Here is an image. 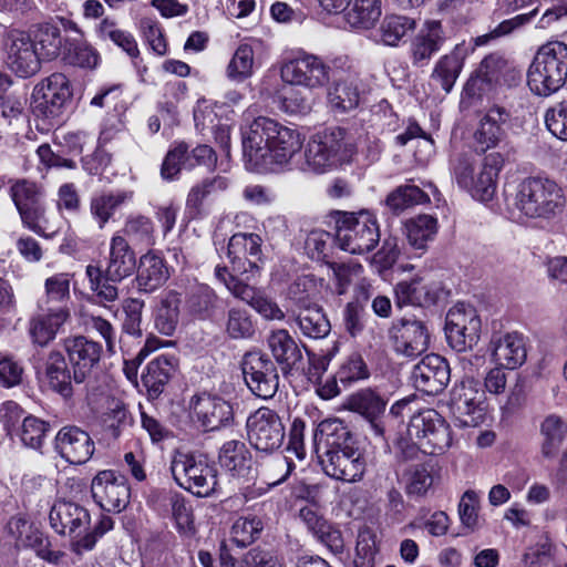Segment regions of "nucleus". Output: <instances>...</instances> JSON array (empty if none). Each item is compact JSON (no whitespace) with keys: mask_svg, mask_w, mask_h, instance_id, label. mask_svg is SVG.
I'll list each match as a JSON object with an SVG mask.
<instances>
[{"mask_svg":"<svg viewBox=\"0 0 567 567\" xmlns=\"http://www.w3.org/2000/svg\"><path fill=\"white\" fill-rule=\"evenodd\" d=\"M303 141L298 130L258 116L243 132V155L255 167L265 165L268 159L285 165L302 148Z\"/></svg>","mask_w":567,"mask_h":567,"instance_id":"1","label":"nucleus"},{"mask_svg":"<svg viewBox=\"0 0 567 567\" xmlns=\"http://www.w3.org/2000/svg\"><path fill=\"white\" fill-rule=\"evenodd\" d=\"M264 240L259 234L238 231L233 234L225 248L228 264H218L214 269L216 280L228 290L236 281L246 282L260 276L266 262Z\"/></svg>","mask_w":567,"mask_h":567,"instance_id":"2","label":"nucleus"},{"mask_svg":"<svg viewBox=\"0 0 567 567\" xmlns=\"http://www.w3.org/2000/svg\"><path fill=\"white\" fill-rule=\"evenodd\" d=\"M327 223L334 231L337 247L351 255L372 251L380 241L377 216L369 210H332Z\"/></svg>","mask_w":567,"mask_h":567,"instance_id":"3","label":"nucleus"},{"mask_svg":"<svg viewBox=\"0 0 567 567\" xmlns=\"http://www.w3.org/2000/svg\"><path fill=\"white\" fill-rule=\"evenodd\" d=\"M347 136V128L340 126L328 127L312 135L305 151L307 165L315 173L322 174L351 163L357 146Z\"/></svg>","mask_w":567,"mask_h":567,"instance_id":"4","label":"nucleus"},{"mask_svg":"<svg viewBox=\"0 0 567 567\" xmlns=\"http://www.w3.org/2000/svg\"><path fill=\"white\" fill-rule=\"evenodd\" d=\"M516 207L528 218L550 219L565 207L563 188L548 177L523 179L516 193Z\"/></svg>","mask_w":567,"mask_h":567,"instance_id":"5","label":"nucleus"},{"mask_svg":"<svg viewBox=\"0 0 567 567\" xmlns=\"http://www.w3.org/2000/svg\"><path fill=\"white\" fill-rule=\"evenodd\" d=\"M171 471L175 482L197 497L210 496L218 484L215 462L205 454H184L173 461Z\"/></svg>","mask_w":567,"mask_h":567,"instance_id":"6","label":"nucleus"},{"mask_svg":"<svg viewBox=\"0 0 567 567\" xmlns=\"http://www.w3.org/2000/svg\"><path fill=\"white\" fill-rule=\"evenodd\" d=\"M147 504L163 517H171L173 525L183 540L196 538L198 528L192 502L181 492L171 488H155L147 498Z\"/></svg>","mask_w":567,"mask_h":567,"instance_id":"7","label":"nucleus"},{"mask_svg":"<svg viewBox=\"0 0 567 567\" xmlns=\"http://www.w3.org/2000/svg\"><path fill=\"white\" fill-rule=\"evenodd\" d=\"M239 367L245 384L255 396L269 400L276 395L280 370L266 352L258 348L246 351Z\"/></svg>","mask_w":567,"mask_h":567,"instance_id":"8","label":"nucleus"},{"mask_svg":"<svg viewBox=\"0 0 567 567\" xmlns=\"http://www.w3.org/2000/svg\"><path fill=\"white\" fill-rule=\"evenodd\" d=\"M408 434L421 442L426 455L443 454L453 441L451 425L434 409L413 413L408 424Z\"/></svg>","mask_w":567,"mask_h":567,"instance_id":"9","label":"nucleus"},{"mask_svg":"<svg viewBox=\"0 0 567 567\" xmlns=\"http://www.w3.org/2000/svg\"><path fill=\"white\" fill-rule=\"evenodd\" d=\"M217 155L207 144H198L190 150L185 141H175L168 147L161 165V177L166 182L179 179L182 169L192 171L197 166L215 168Z\"/></svg>","mask_w":567,"mask_h":567,"instance_id":"10","label":"nucleus"},{"mask_svg":"<svg viewBox=\"0 0 567 567\" xmlns=\"http://www.w3.org/2000/svg\"><path fill=\"white\" fill-rule=\"evenodd\" d=\"M246 430L250 445L265 453L278 450L286 435L281 417L268 406H261L248 415Z\"/></svg>","mask_w":567,"mask_h":567,"instance_id":"11","label":"nucleus"},{"mask_svg":"<svg viewBox=\"0 0 567 567\" xmlns=\"http://www.w3.org/2000/svg\"><path fill=\"white\" fill-rule=\"evenodd\" d=\"M472 128V147L476 154H485L505 141L506 130L512 121V112L503 105L492 104Z\"/></svg>","mask_w":567,"mask_h":567,"instance_id":"12","label":"nucleus"},{"mask_svg":"<svg viewBox=\"0 0 567 567\" xmlns=\"http://www.w3.org/2000/svg\"><path fill=\"white\" fill-rule=\"evenodd\" d=\"M91 494L101 509L121 513L130 504L131 485L127 477L115 470L97 472L91 482Z\"/></svg>","mask_w":567,"mask_h":567,"instance_id":"13","label":"nucleus"},{"mask_svg":"<svg viewBox=\"0 0 567 567\" xmlns=\"http://www.w3.org/2000/svg\"><path fill=\"white\" fill-rule=\"evenodd\" d=\"M481 318L472 307L458 303L451 308L445 317L444 331L452 349L463 352L472 349L480 340Z\"/></svg>","mask_w":567,"mask_h":567,"instance_id":"14","label":"nucleus"},{"mask_svg":"<svg viewBox=\"0 0 567 567\" xmlns=\"http://www.w3.org/2000/svg\"><path fill=\"white\" fill-rule=\"evenodd\" d=\"M370 377L371 369L365 358L360 351H353L341 359L334 373L317 389V394L322 400H331L340 394L341 389H349Z\"/></svg>","mask_w":567,"mask_h":567,"instance_id":"15","label":"nucleus"},{"mask_svg":"<svg viewBox=\"0 0 567 567\" xmlns=\"http://www.w3.org/2000/svg\"><path fill=\"white\" fill-rule=\"evenodd\" d=\"M394 305L396 308L436 306L443 298L444 288L441 281L427 276L415 275L410 279L399 281L394 288Z\"/></svg>","mask_w":567,"mask_h":567,"instance_id":"16","label":"nucleus"},{"mask_svg":"<svg viewBox=\"0 0 567 567\" xmlns=\"http://www.w3.org/2000/svg\"><path fill=\"white\" fill-rule=\"evenodd\" d=\"M189 406L197 422L207 432L230 427L235 424V412L230 401L219 394L196 393L190 398Z\"/></svg>","mask_w":567,"mask_h":567,"instance_id":"17","label":"nucleus"},{"mask_svg":"<svg viewBox=\"0 0 567 567\" xmlns=\"http://www.w3.org/2000/svg\"><path fill=\"white\" fill-rule=\"evenodd\" d=\"M320 464L328 476L346 483L361 481L367 466L359 444L340 450H326L320 456Z\"/></svg>","mask_w":567,"mask_h":567,"instance_id":"18","label":"nucleus"},{"mask_svg":"<svg viewBox=\"0 0 567 567\" xmlns=\"http://www.w3.org/2000/svg\"><path fill=\"white\" fill-rule=\"evenodd\" d=\"M70 97L71 89L65 73H51L33 89L31 105L34 114L54 118L61 114Z\"/></svg>","mask_w":567,"mask_h":567,"instance_id":"19","label":"nucleus"},{"mask_svg":"<svg viewBox=\"0 0 567 567\" xmlns=\"http://www.w3.org/2000/svg\"><path fill=\"white\" fill-rule=\"evenodd\" d=\"M480 382L473 378L464 379L451 391L453 414L462 427H476L485 421L482 395L478 396Z\"/></svg>","mask_w":567,"mask_h":567,"instance_id":"20","label":"nucleus"},{"mask_svg":"<svg viewBox=\"0 0 567 567\" xmlns=\"http://www.w3.org/2000/svg\"><path fill=\"white\" fill-rule=\"evenodd\" d=\"M181 305L193 321H214L223 312V300L215 289L198 281L185 287Z\"/></svg>","mask_w":567,"mask_h":567,"instance_id":"21","label":"nucleus"},{"mask_svg":"<svg viewBox=\"0 0 567 567\" xmlns=\"http://www.w3.org/2000/svg\"><path fill=\"white\" fill-rule=\"evenodd\" d=\"M451 379L449 361L436 353L426 354L414 365L411 373L413 386L426 394L437 395L445 390Z\"/></svg>","mask_w":567,"mask_h":567,"instance_id":"22","label":"nucleus"},{"mask_svg":"<svg viewBox=\"0 0 567 567\" xmlns=\"http://www.w3.org/2000/svg\"><path fill=\"white\" fill-rule=\"evenodd\" d=\"M390 337L396 353L415 358L430 346V332L422 320L402 318L393 322Z\"/></svg>","mask_w":567,"mask_h":567,"instance_id":"23","label":"nucleus"},{"mask_svg":"<svg viewBox=\"0 0 567 567\" xmlns=\"http://www.w3.org/2000/svg\"><path fill=\"white\" fill-rule=\"evenodd\" d=\"M179 368L175 354L162 353L150 360L141 372V384L148 401H156L164 394Z\"/></svg>","mask_w":567,"mask_h":567,"instance_id":"24","label":"nucleus"},{"mask_svg":"<svg viewBox=\"0 0 567 567\" xmlns=\"http://www.w3.org/2000/svg\"><path fill=\"white\" fill-rule=\"evenodd\" d=\"M357 66V61L346 54L322 59L299 49L288 51L282 55L280 71H343Z\"/></svg>","mask_w":567,"mask_h":567,"instance_id":"25","label":"nucleus"},{"mask_svg":"<svg viewBox=\"0 0 567 567\" xmlns=\"http://www.w3.org/2000/svg\"><path fill=\"white\" fill-rule=\"evenodd\" d=\"M6 529L16 539L18 546L33 549L44 560L56 563L62 556L60 551H52L50 549L48 538L22 514L12 516L7 523Z\"/></svg>","mask_w":567,"mask_h":567,"instance_id":"26","label":"nucleus"},{"mask_svg":"<svg viewBox=\"0 0 567 567\" xmlns=\"http://www.w3.org/2000/svg\"><path fill=\"white\" fill-rule=\"evenodd\" d=\"M169 270L163 251L148 249L137 261L134 279L137 290L144 293L156 291L169 279Z\"/></svg>","mask_w":567,"mask_h":567,"instance_id":"27","label":"nucleus"},{"mask_svg":"<svg viewBox=\"0 0 567 567\" xmlns=\"http://www.w3.org/2000/svg\"><path fill=\"white\" fill-rule=\"evenodd\" d=\"M388 400L383 398L377 389H360L346 399L344 408L353 413L361 415L368 421L377 435H384L382 416L385 412Z\"/></svg>","mask_w":567,"mask_h":567,"instance_id":"28","label":"nucleus"},{"mask_svg":"<svg viewBox=\"0 0 567 567\" xmlns=\"http://www.w3.org/2000/svg\"><path fill=\"white\" fill-rule=\"evenodd\" d=\"M266 342L272 361L282 375H291L292 371L297 370L302 361V352L296 339L288 330L277 329L268 334Z\"/></svg>","mask_w":567,"mask_h":567,"instance_id":"29","label":"nucleus"},{"mask_svg":"<svg viewBox=\"0 0 567 567\" xmlns=\"http://www.w3.org/2000/svg\"><path fill=\"white\" fill-rule=\"evenodd\" d=\"M137 261L135 250L128 240L120 233H115L110 240L109 258L104 270L106 278L112 282H121L135 274Z\"/></svg>","mask_w":567,"mask_h":567,"instance_id":"30","label":"nucleus"},{"mask_svg":"<svg viewBox=\"0 0 567 567\" xmlns=\"http://www.w3.org/2000/svg\"><path fill=\"white\" fill-rule=\"evenodd\" d=\"M217 460L221 472L230 478H248L252 472V453L240 440L224 442L218 450Z\"/></svg>","mask_w":567,"mask_h":567,"instance_id":"31","label":"nucleus"},{"mask_svg":"<svg viewBox=\"0 0 567 567\" xmlns=\"http://www.w3.org/2000/svg\"><path fill=\"white\" fill-rule=\"evenodd\" d=\"M355 444H359L357 435L348 423L338 417L322 420L312 431V445L317 453L321 445L326 450H340Z\"/></svg>","mask_w":567,"mask_h":567,"instance_id":"32","label":"nucleus"},{"mask_svg":"<svg viewBox=\"0 0 567 567\" xmlns=\"http://www.w3.org/2000/svg\"><path fill=\"white\" fill-rule=\"evenodd\" d=\"M286 85L281 94L282 109L291 114L300 113L306 109V100L293 95V86H303L310 90L324 87L329 83V73H279Z\"/></svg>","mask_w":567,"mask_h":567,"instance_id":"33","label":"nucleus"},{"mask_svg":"<svg viewBox=\"0 0 567 567\" xmlns=\"http://www.w3.org/2000/svg\"><path fill=\"white\" fill-rule=\"evenodd\" d=\"M492 358L501 368L515 370L527 358L524 336L519 332H507L499 338H492Z\"/></svg>","mask_w":567,"mask_h":567,"instance_id":"34","label":"nucleus"},{"mask_svg":"<svg viewBox=\"0 0 567 567\" xmlns=\"http://www.w3.org/2000/svg\"><path fill=\"white\" fill-rule=\"evenodd\" d=\"M504 166V157L501 153L485 155L482 169L474 176L473 187L468 189L471 196L481 202L491 200L496 192V182Z\"/></svg>","mask_w":567,"mask_h":567,"instance_id":"35","label":"nucleus"},{"mask_svg":"<svg viewBox=\"0 0 567 567\" xmlns=\"http://www.w3.org/2000/svg\"><path fill=\"white\" fill-rule=\"evenodd\" d=\"M102 344L84 336L73 337V381L82 383L100 362Z\"/></svg>","mask_w":567,"mask_h":567,"instance_id":"36","label":"nucleus"},{"mask_svg":"<svg viewBox=\"0 0 567 567\" xmlns=\"http://www.w3.org/2000/svg\"><path fill=\"white\" fill-rule=\"evenodd\" d=\"M11 44L8 50L7 64L11 71H37L42 60L24 32L12 31Z\"/></svg>","mask_w":567,"mask_h":567,"instance_id":"37","label":"nucleus"},{"mask_svg":"<svg viewBox=\"0 0 567 567\" xmlns=\"http://www.w3.org/2000/svg\"><path fill=\"white\" fill-rule=\"evenodd\" d=\"M229 181L224 176L205 178L195 184L188 192L185 203V217L188 220H197L205 215V200L215 192L225 190Z\"/></svg>","mask_w":567,"mask_h":567,"instance_id":"38","label":"nucleus"},{"mask_svg":"<svg viewBox=\"0 0 567 567\" xmlns=\"http://www.w3.org/2000/svg\"><path fill=\"white\" fill-rule=\"evenodd\" d=\"M499 86V73H471L461 93V105L470 107L484 97L492 99Z\"/></svg>","mask_w":567,"mask_h":567,"instance_id":"39","label":"nucleus"},{"mask_svg":"<svg viewBox=\"0 0 567 567\" xmlns=\"http://www.w3.org/2000/svg\"><path fill=\"white\" fill-rule=\"evenodd\" d=\"M229 292L246 301L256 312L267 320H282L285 318L284 311L270 298L257 292L255 288L247 282L236 281L233 284V289Z\"/></svg>","mask_w":567,"mask_h":567,"instance_id":"40","label":"nucleus"},{"mask_svg":"<svg viewBox=\"0 0 567 567\" xmlns=\"http://www.w3.org/2000/svg\"><path fill=\"white\" fill-rule=\"evenodd\" d=\"M539 434L542 455L545 458H553L567 439V421L555 413L548 414L540 422Z\"/></svg>","mask_w":567,"mask_h":567,"instance_id":"41","label":"nucleus"},{"mask_svg":"<svg viewBox=\"0 0 567 567\" xmlns=\"http://www.w3.org/2000/svg\"><path fill=\"white\" fill-rule=\"evenodd\" d=\"M69 311L66 308L50 311L33 317L29 322V333L33 343L44 347L52 341L61 326L66 321Z\"/></svg>","mask_w":567,"mask_h":567,"instance_id":"42","label":"nucleus"},{"mask_svg":"<svg viewBox=\"0 0 567 567\" xmlns=\"http://www.w3.org/2000/svg\"><path fill=\"white\" fill-rule=\"evenodd\" d=\"M408 243L414 250L421 254L427 249V244L433 241L439 229L437 218L432 215L421 214L404 223Z\"/></svg>","mask_w":567,"mask_h":567,"instance_id":"43","label":"nucleus"},{"mask_svg":"<svg viewBox=\"0 0 567 567\" xmlns=\"http://www.w3.org/2000/svg\"><path fill=\"white\" fill-rule=\"evenodd\" d=\"M296 321L302 334L311 339H322L331 330L330 321L322 307L316 303L299 306Z\"/></svg>","mask_w":567,"mask_h":567,"instance_id":"44","label":"nucleus"},{"mask_svg":"<svg viewBox=\"0 0 567 567\" xmlns=\"http://www.w3.org/2000/svg\"><path fill=\"white\" fill-rule=\"evenodd\" d=\"M528 71H567V45L551 41L536 52Z\"/></svg>","mask_w":567,"mask_h":567,"instance_id":"45","label":"nucleus"},{"mask_svg":"<svg viewBox=\"0 0 567 567\" xmlns=\"http://www.w3.org/2000/svg\"><path fill=\"white\" fill-rule=\"evenodd\" d=\"M181 303V293L175 290H169L161 300L154 318V326L159 333L173 336L178 324Z\"/></svg>","mask_w":567,"mask_h":567,"instance_id":"46","label":"nucleus"},{"mask_svg":"<svg viewBox=\"0 0 567 567\" xmlns=\"http://www.w3.org/2000/svg\"><path fill=\"white\" fill-rule=\"evenodd\" d=\"M257 322L250 311L241 306L230 307L227 311L225 332L233 340H249L256 334Z\"/></svg>","mask_w":567,"mask_h":567,"instance_id":"47","label":"nucleus"},{"mask_svg":"<svg viewBox=\"0 0 567 567\" xmlns=\"http://www.w3.org/2000/svg\"><path fill=\"white\" fill-rule=\"evenodd\" d=\"M344 11L346 20L352 28L370 29L381 17V0H351Z\"/></svg>","mask_w":567,"mask_h":567,"instance_id":"48","label":"nucleus"},{"mask_svg":"<svg viewBox=\"0 0 567 567\" xmlns=\"http://www.w3.org/2000/svg\"><path fill=\"white\" fill-rule=\"evenodd\" d=\"M441 41V23L439 21L426 22L425 29L421 30L413 41L412 56L414 65L417 68L423 66V61L430 59V56L439 50Z\"/></svg>","mask_w":567,"mask_h":567,"instance_id":"49","label":"nucleus"},{"mask_svg":"<svg viewBox=\"0 0 567 567\" xmlns=\"http://www.w3.org/2000/svg\"><path fill=\"white\" fill-rule=\"evenodd\" d=\"M31 43L42 60H52L61 50L60 29L51 23L38 24L32 31Z\"/></svg>","mask_w":567,"mask_h":567,"instance_id":"50","label":"nucleus"},{"mask_svg":"<svg viewBox=\"0 0 567 567\" xmlns=\"http://www.w3.org/2000/svg\"><path fill=\"white\" fill-rule=\"evenodd\" d=\"M328 102L337 113H347L359 106L360 92L353 81H334L328 89Z\"/></svg>","mask_w":567,"mask_h":567,"instance_id":"51","label":"nucleus"},{"mask_svg":"<svg viewBox=\"0 0 567 567\" xmlns=\"http://www.w3.org/2000/svg\"><path fill=\"white\" fill-rule=\"evenodd\" d=\"M264 522L259 516H239L230 528V542L239 548H246L260 538Z\"/></svg>","mask_w":567,"mask_h":567,"instance_id":"52","label":"nucleus"},{"mask_svg":"<svg viewBox=\"0 0 567 567\" xmlns=\"http://www.w3.org/2000/svg\"><path fill=\"white\" fill-rule=\"evenodd\" d=\"M133 196V190H118L92 198L91 213L100 227H103L124 203L132 200Z\"/></svg>","mask_w":567,"mask_h":567,"instance_id":"53","label":"nucleus"},{"mask_svg":"<svg viewBox=\"0 0 567 567\" xmlns=\"http://www.w3.org/2000/svg\"><path fill=\"white\" fill-rule=\"evenodd\" d=\"M430 203V196L415 185H402L392 190L385 199L386 206L394 213L400 214L414 205Z\"/></svg>","mask_w":567,"mask_h":567,"instance_id":"54","label":"nucleus"},{"mask_svg":"<svg viewBox=\"0 0 567 567\" xmlns=\"http://www.w3.org/2000/svg\"><path fill=\"white\" fill-rule=\"evenodd\" d=\"M308 357V367L306 370L307 379L316 385V390L324 384L323 374L327 372L331 360L339 352V341H333L331 347L321 350L319 353L305 347Z\"/></svg>","mask_w":567,"mask_h":567,"instance_id":"55","label":"nucleus"},{"mask_svg":"<svg viewBox=\"0 0 567 567\" xmlns=\"http://www.w3.org/2000/svg\"><path fill=\"white\" fill-rule=\"evenodd\" d=\"M333 247H337L334 233L322 229L311 230L305 243V248L310 258L327 265L331 264Z\"/></svg>","mask_w":567,"mask_h":567,"instance_id":"56","label":"nucleus"},{"mask_svg":"<svg viewBox=\"0 0 567 567\" xmlns=\"http://www.w3.org/2000/svg\"><path fill=\"white\" fill-rule=\"evenodd\" d=\"M118 233L126 239L130 238L145 246H153L155 244L154 223L145 215H130L125 220L124 227Z\"/></svg>","mask_w":567,"mask_h":567,"instance_id":"57","label":"nucleus"},{"mask_svg":"<svg viewBox=\"0 0 567 567\" xmlns=\"http://www.w3.org/2000/svg\"><path fill=\"white\" fill-rule=\"evenodd\" d=\"M48 383L50 388L63 398L71 396V375L68 371L64 357L59 352H52L47 368Z\"/></svg>","mask_w":567,"mask_h":567,"instance_id":"58","label":"nucleus"},{"mask_svg":"<svg viewBox=\"0 0 567 567\" xmlns=\"http://www.w3.org/2000/svg\"><path fill=\"white\" fill-rule=\"evenodd\" d=\"M379 553L377 534L370 527L359 529L352 567H375V556Z\"/></svg>","mask_w":567,"mask_h":567,"instance_id":"59","label":"nucleus"},{"mask_svg":"<svg viewBox=\"0 0 567 567\" xmlns=\"http://www.w3.org/2000/svg\"><path fill=\"white\" fill-rule=\"evenodd\" d=\"M529 90L547 97L556 93L566 82L567 73H526Z\"/></svg>","mask_w":567,"mask_h":567,"instance_id":"60","label":"nucleus"},{"mask_svg":"<svg viewBox=\"0 0 567 567\" xmlns=\"http://www.w3.org/2000/svg\"><path fill=\"white\" fill-rule=\"evenodd\" d=\"M99 32L103 39L112 41L130 56H136L138 54L137 43L134 37L130 32L118 29L114 21L104 19L100 24Z\"/></svg>","mask_w":567,"mask_h":567,"instance_id":"61","label":"nucleus"},{"mask_svg":"<svg viewBox=\"0 0 567 567\" xmlns=\"http://www.w3.org/2000/svg\"><path fill=\"white\" fill-rule=\"evenodd\" d=\"M85 274L90 281L92 291L96 293L101 300L112 302L117 299L118 289L117 282H112L106 278V272L97 266L89 265L85 268Z\"/></svg>","mask_w":567,"mask_h":567,"instance_id":"62","label":"nucleus"},{"mask_svg":"<svg viewBox=\"0 0 567 567\" xmlns=\"http://www.w3.org/2000/svg\"><path fill=\"white\" fill-rule=\"evenodd\" d=\"M414 27L415 21L411 18L395 14L385 17L381 25L382 41L386 45H396Z\"/></svg>","mask_w":567,"mask_h":567,"instance_id":"63","label":"nucleus"},{"mask_svg":"<svg viewBox=\"0 0 567 567\" xmlns=\"http://www.w3.org/2000/svg\"><path fill=\"white\" fill-rule=\"evenodd\" d=\"M145 302L137 298H127L123 302L124 318L122 321V331L131 337L141 338L142 330V313Z\"/></svg>","mask_w":567,"mask_h":567,"instance_id":"64","label":"nucleus"}]
</instances>
